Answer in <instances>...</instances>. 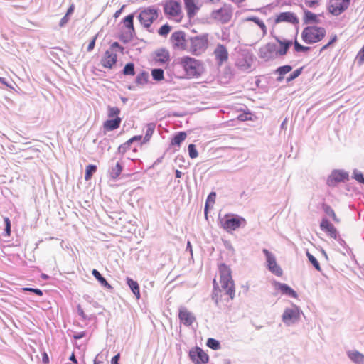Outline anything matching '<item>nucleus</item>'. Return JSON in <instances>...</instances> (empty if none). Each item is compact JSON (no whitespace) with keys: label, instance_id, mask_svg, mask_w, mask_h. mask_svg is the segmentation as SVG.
<instances>
[{"label":"nucleus","instance_id":"f257e3e1","mask_svg":"<svg viewBox=\"0 0 364 364\" xmlns=\"http://www.w3.org/2000/svg\"><path fill=\"white\" fill-rule=\"evenodd\" d=\"M220 282L221 289L219 288L216 281L213 280V290L212 292V299L218 306L219 301L223 296H228L230 299L235 297V290L234 281L231 275L230 268L225 264H221L219 266Z\"/></svg>","mask_w":364,"mask_h":364},{"label":"nucleus","instance_id":"f03ea898","mask_svg":"<svg viewBox=\"0 0 364 364\" xmlns=\"http://www.w3.org/2000/svg\"><path fill=\"white\" fill-rule=\"evenodd\" d=\"M274 38L277 43H267L259 49V57L266 62L286 55L293 44L292 40L281 39L276 36Z\"/></svg>","mask_w":364,"mask_h":364},{"label":"nucleus","instance_id":"7ed1b4c3","mask_svg":"<svg viewBox=\"0 0 364 364\" xmlns=\"http://www.w3.org/2000/svg\"><path fill=\"white\" fill-rule=\"evenodd\" d=\"M187 78H198L204 72L203 63L194 58L183 56L178 59Z\"/></svg>","mask_w":364,"mask_h":364},{"label":"nucleus","instance_id":"20e7f679","mask_svg":"<svg viewBox=\"0 0 364 364\" xmlns=\"http://www.w3.org/2000/svg\"><path fill=\"white\" fill-rule=\"evenodd\" d=\"M326 31L323 27L308 26L301 32V39L306 44L320 42L326 36Z\"/></svg>","mask_w":364,"mask_h":364},{"label":"nucleus","instance_id":"39448f33","mask_svg":"<svg viewBox=\"0 0 364 364\" xmlns=\"http://www.w3.org/2000/svg\"><path fill=\"white\" fill-rule=\"evenodd\" d=\"M220 226L228 232H232L240 227L246 225V220L238 215L226 214L222 218H219Z\"/></svg>","mask_w":364,"mask_h":364},{"label":"nucleus","instance_id":"423d86ee","mask_svg":"<svg viewBox=\"0 0 364 364\" xmlns=\"http://www.w3.org/2000/svg\"><path fill=\"white\" fill-rule=\"evenodd\" d=\"M159 14V9L154 6H151L140 11L137 18L144 28L152 32L150 28L154 21L158 18Z\"/></svg>","mask_w":364,"mask_h":364},{"label":"nucleus","instance_id":"0eeeda50","mask_svg":"<svg viewBox=\"0 0 364 364\" xmlns=\"http://www.w3.org/2000/svg\"><path fill=\"white\" fill-rule=\"evenodd\" d=\"M134 13L126 16L122 21L124 26L127 29L119 34V39L124 44L129 43L136 36V31L134 26Z\"/></svg>","mask_w":364,"mask_h":364},{"label":"nucleus","instance_id":"6e6552de","mask_svg":"<svg viewBox=\"0 0 364 364\" xmlns=\"http://www.w3.org/2000/svg\"><path fill=\"white\" fill-rule=\"evenodd\" d=\"M349 181V173L343 169H333L326 179V185L328 187H336L340 183H346Z\"/></svg>","mask_w":364,"mask_h":364},{"label":"nucleus","instance_id":"1a4fd4ad","mask_svg":"<svg viewBox=\"0 0 364 364\" xmlns=\"http://www.w3.org/2000/svg\"><path fill=\"white\" fill-rule=\"evenodd\" d=\"M300 309L294 305V308H287L282 316V320L287 326H290L298 323L301 318Z\"/></svg>","mask_w":364,"mask_h":364},{"label":"nucleus","instance_id":"9d476101","mask_svg":"<svg viewBox=\"0 0 364 364\" xmlns=\"http://www.w3.org/2000/svg\"><path fill=\"white\" fill-rule=\"evenodd\" d=\"M208 33L190 37L191 51L193 54L206 49L208 43Z\"/></svg>","mask_w":364,"mask_h":364},{"label":"nucleus","instance_id":"9b49d317","mask_svg":"<svg viewBox=\"0 0 364 364\" xmlns=\"http://www.w3.org/2000/svg\"><path fill=\"white\" fill-rule=\"evenodd\" d=\"M262 252L266 257V262L267 264V268L268 269V270L270 271L272 274H275L276 276H282L283 273L282 269L277 264L274 254L265 248L262 250Z\"/></svg>","mask_w":364,"mask_h":364},{"label":"nucleus","instance_id":"f8f14e48","mask_svg":"<svg viewBox=\"0 0 364 364\" xmlns=\"http://www.w3.org/2000/svg\"><path fill=\"white\" fill-rule=\"evenodd\" d=\"M188 356L194 364H206L209 361L208 355L198 346L192 348L189 350Z\"/></svg>","mask_w":364,"mask_h":364},{"label":"nucleus","instance_id":"ddd939ff","mask_svg":"<svg viewBox=\"0 0 364 364\" xmlns=\"http://www.w3.org/2000/svg\"><path fill=\"white\" fill-rule=\"evenodd\" d=\"M350 0H330L328 10L333 16H338L349 6Z\"/></svg>","mask_w":364,"mask_h":364},{"label":"nucleus","instance_id":"4468645a","mask_svg":"<svg viewBox=\"0 0 364 364\" xmlns=\"http://www.w3.org/2000/svg\"><path fill=\"white\" fill-rule=\"evenodd\" d=\"M165 15L176 17L181 13V3L178 0H166L163 4Z\"/></svg>","mask_w":364,"mask_h":364},{"label":"nucleus","instance_id":"2eb2a0df","mask_svg":"<svg viewBox=\"0 0 364 364\" xmlns=\"http://www.w3.org/2000/svg\"><path fill=\"white\" fill-rule=\"evenodd\" d=\"M170 41L174 48L184 50L187 48L186 33L183 31L173 32L170 38Z\"/></svg>","mask_w":364,"mask_h":364},{"label":"nucleus","instance_id":"dca6fc26","mask_svg":"<svg viewBox=\"0 0 364 364\" xmlns=\"http://www.w3.org/2000/svg\"><path fill=\"white\" fill-rule=\"evenodd\" d=\"M178 318L180 322L187 327L191 326L196 321L194 314L183 306H180L178 309Z\"/></svg>","mask_w":364,"mask_h":364},{"label":"nucleus","instance_id":"f3484780","mask_svg":"<svg viewBox=\"0 0 364 364\" xmlns=\"http://www.w3.org/2000/svg\"><path fill=\"white\" fill-rule=\"evenodd\" d=\"M211 17L222 23H227L232 18V11L222 7L219 9L213 10L211 12Z\"/></svg>","mask_w":364,"mask_h":364},{"label":"nucleus","instance_id":"a211bd4d","mask_svg":"<svg viewBox=\"0 0 364 364\" xmlns=\"http://www.w3.org/2000/svg\"><path fill=\"white\" fill-rule=\"evenodd\" d=\"M117 62V55L107 50L100 60V64L105 68L112 69Z\"/></svg>","mask_w":364,"mask_h":364},{"label":"nucleus","instance_id":"6ab92c4d","mask_svg":"<svg viewBox=\"0 0 364 364\" xmlns=\"http://www.w3.org/2000/svg\"><path fill=\"white\" fill-rule=\"evenodd\" d=\"M275 23H279L282 22H287L294 25L298 24L299 21L297 16L290 11L281 12L276 16L274 19Z\"/></svg>","mask_w":364,"mask_h":364},{"label":"nucleus","instance_id":"aec40b11","mask_svg":"<svg viewBox=\"0 0 364 364\" xmlns=\"http://www.w3.org/2000/svg\"><path fill=\"white\" fill-rule=\"evenodd\" d=\"M320 228L331 238L337 239L338 235H339L337 229L326 218H323L321 220L320 223Z\"/></svg>","mask_w":364,"mask_h":364},{"label":"nucleus","instance_id":"412c9836","mask_svg":"<svg viewBox=\"0 0 364 364\" xmlns=\"http://www.w3.org/2000/svg\"><path fill=\"white\" fill-rule=\"evenodd\" d=\"M242 57L241 58H238L237 60V66L242 70L250 68L253 62V54L249 51H247L245 53H242Z\"/></svg>","mask_w":364,"mask_h":364},{"label":"nucleus","instance_id":"4be33fe9","mask_svg":"<svg viewBox=\"0 0 364 364\" xmlns=\"http://www.w3.org/2000/svg\"><path fill=\"white\" fill-rule=\"evenodd\" d=\"M274 286L276 289L286 296L291 298L297 299L298 294L294 291L290 286L285 283H281L279 282H274Z\"/></svg>","mask_w":364,"mask_h":364},{"label":"nucleus","instance_id":"5701e85b","mask_svg":"<svg viewBox=\"0 0 364 364\" xmlns=\"http://www.w3.org/2000/svg\"><path fill=\"white\" fill-rule=\"evenodd\" d=\"M214 54L219 65H222L228 59V52L224 45L218 44L214 50Z\"/></svg>","mask_w":364,"mask_h":364},{"label":"nucleus","instance_id":"b1692460","mask_svg":"<svg viewBox=\"0 0 364 364\" xmlns=\"http://www.w3.org/2000/svg\"><path fill=\"white\" fill-rule=\"evenodd\" d=\"M154 55V60L159 63L164 64L168 63L170 60L169 51L164 48L156 50Z\"/></svg>","mask_w":364,"mask_h":364},{"label":"nucleus","instance_id":"393cba45","mask_svg":"<svg viewBox=\"0 0 364 364\" xmlns=\"http://www.w3.org/2000/svg\"><path fill=\"white\" fill-rule=\"evenodd\" d=\"M122 119L121 117L117 118H109L103 123V129L105 134L106 132H110L118 129L120 127Z\"/></svg>","mask_w":364,"mask_h":364},{"label":"nucleus","instance_id":"a878e982","mask_svg":"<svg viewBox=\"0 0 364 364\" xmlns=\"http://www.w3.org/2000/svg\"><path fill=\"white\" fill-rule=\"evenodd\" d=\"M184 6L189 18H193L200 9L195 0H184Z\"/></svg>","mask_w":364,"mask_h":364},{"label":"nucleus","instance_id":"bb28decb","mask_svg":"<svg viewBox=\"0 0 364 364\" xmlns=\"http://www.w3.org/2000/svg\"><path fill=\"white\" fill-rule=\"evenodd\" d=\"M293 67L290 65H284L278 67L274 71V73L278 75L276 80L278 82H281L284 80V77L286 74L291 71Z\"/></svg>","mask_w":364,"mask_h":364},{"label":"nucleus","instance_id":"cd10ccee","mask_svg":"<svg viewBox=\"0 0 364 364\" xmlns=\"http://www.w3.org/2000/svg\"><path fill=\"white\" fill-rule=\"evenodd\" d=\"M303 21L304 24H316L320 22V20L316 14L306 9L304 11Z\"/></svg>","mask_w":364,"mask_h":364},{"label":"nucleus","instance_id":"c85d7f7f","mask_svg":"<svg viewBox=\"0 0 364 364\" xmlns=\"http://www.w3.org/2000/svg\"><path fill=\"white\" fill-rule=\"evenodd\" d=\"M348 357L355 364H364V355L358 350H349L347 352Z\"/></svg>","mask_w":364,"mask_h":364},{"label":"nucleus","instance_id":"c756f323","mask_svg":"<svg viewBox=\"0 0 364 364\" xmlns=\"http://www.w3.org/2000/svg\"><path fill=\"white\" fill-rule=\"evenodd\" d=\"M133 152H136L137 146L134 145L132 140L129 139L124 144H121L117 149V154L124 155L128 150L131 149Z\"/></svg>","mask_w":364,"mask_h":364},{"label":"nucleus","instance_id":"7c9ffc66","mask_svg":"<svg viewBox=\"0 0 364 364\" xmlns=\"http://www.w3.org/2000/svg\"><path fill=\"white\" fill-rule=\"evenodd\" d=\"M126 284L129 287L132 293L135 295L137 299H140V289L138 282L130 277H127Z\"/></svg>","mask_w":364,"mask_h":364},{"label":"nucleus","instance_id":"2f4dec72","mask_svg":"<svg viewBox=\"0 0 364 364\" xmlns=\"http://www.w3.org/2000/svg\"><path fill=\"white\" fill-rule=\"evenodd\" d=\"M92 274L98 281L102 287L107 289H113L112 285L108 283L107 279L100 274L98 270L95 269H92Z\"/></svg>","mask_w":364,"mask_h":364},{"label":"nucleus","instance_id":"473e14b6","mask_svg":"<svg viewBox=\"0 0 364 364\" xmlns=\"http://www.w3.org/2000/svg\"><path fill=\"white\" fill-rule=\"evenodd\" d=\"M186 136L187 134L185 132L181 131L176 132L171 139V144L179 147L181 143L186 139Z\"/></svg>","mask_w":364,"mask_h":364},{"label":"nucleus","instance_id":"72a5a7b5","mask_svg":"<svg viewBox=\"0 0 364 364\" xmlns=\"http://www.w3.org/2000/svg\"><path fill=\"white\" fill-rule=\"evenodd\" d=\"M149 75L148 72L145 70H141L140 73H139L135 79V82L138 85H144L147 84L149 81Z\"/></svg>","mask_w":364,"mask_h":364},{"label":"nucleus","instance_id":"f704fd0d","mask_svg":"<svg viewBox=\"0 0 364 364\" xmlns=\"http://www.w3.org/2000/svg\"><path fill=\"white\" fill-rule=\"evenodd\" d=\"M322 208L323 212L328 216L331 217L335 223H339V219L337 218L333 209L329 205L326 203H323Z\"/></svg>","mask_w":364,"mask_h":364},{"label":"nucleus","instance_id":"c9c22d12","mask_svg":"<svg viewBox=\"0 0 364 364\" xmlns=\"http://www.w3.org/2000/svg\"><path fill=\"white\" fill-rule=\"evenodd\" d=\"M122 74L124 75H131L133 76L136 74L135 73V65L132 62L127 63L123 68L121 71Z\"/></svg>","mask_w":364,"mask_h":364},{"label":"nucleus","instance_id":"e433bc0d","mask_svg":"<svg viewBox=\"0 0 364 364\" xmlns=\"http://www.w3.org/2000/svg\"><path fill=\"white\" fill-rule=\"evenodd\" d=\"M151 75L154 80L159 82L164 79V71L162 68H153Z\"/></svg>","mask_w":364,"mask_h":364},{"label":"nucleus","instance_id":"4c0bfd02","mask_svg":"<svg viewBox=\"0 0 364 364\" xmlns=\"http://www.w3.org/2000/svg\"><path fill=\"white\" fill-rule=\"evenodd\" d=\"M155 127L156 126L154 123H149L147 124L145 136L143 138L144 143H147L148 141H149L151 137L152 136L154 132Z\"/></svg>","mask_w":364,"mask_h":364},{"label":"nucleus","instance_id":"58836bf2","mask_svg":"<svg viewBox=\"0 0 364 364\" xmlns=\"http://www.w3.org/2000/svg\"><path fill=\"white\" fill-rule=\"evenodd\" d=\"M122 168V165L120 162L118 161L115 166L112 167L111 170L109 171L110 177L113 179L117 178L119 176Z\"/></svg>","mask_w":364,"mask_h":364},{"label":"nucleus","instance_id":"ea45409f","mask_svg":"<svg viewBox=\"0 0 364 364\" xmlns=\"http://www.w3.org/2000/svg\"><path fill=\"white\" fill-rule=\"evenodd\" d=\"M97 167L94 164H89L85 168V179L89 181L92 178L93 174L97 171Z\"/></svg>","mask_w":364,"mask_h":364},{"label":"nucleus","instance_id":"a19ab883","mask_svg":"<svg viewBox=\"0 0 364 364\" xmlns=\"http://www.w3.org/2000/svg\"><path fill=\"white\" fill-rule=\"evenodd\" d=\"M247 21H252L255 24H257L261 28V30L263 31L264 34H265L267 33V27H266L264 23L263 22V21L261 20L259 18L252 16L248 17L247 18Z\"/></svg>","mask_w":364,"mask_h":364},{"label":"nucleus","instance_id":"79ce46f5","mask_svg":"<svg viewBox=\"0 0 364 364\" xmlns=\"http://www.w3.org/2000/svg\"><path fill=\"white\" fill-rule=\"evenodd\" d=\"M294 50L296 53H306L311 50V47L300 44L296 39L293 41Z\"/></svg>","mask_w":364,"mask_h":364},{"label":"nucleus","instance_id":"37998d69","mask_svg":"<svg viewBox=\"0 0 364 364\" xmlns=\"http://www.w3.org/2000/svg\"><path fill=\"white\" fill-rule=\"evenodd\" d=\"M215 198H216L215 192L212 191L208 194V196L206 198V201H205V207H204V212H205V215H207V213L208 211L209 203H210L213 204L215 203Z\"/></svg>","mask_w":364,"mask_h":364},{"label":"nucleus","instance_id":"c03bdc74","mask_svg":"<svg viewBox=\"0 0 364 364\" xmlns=\"http://www.w3.org/2000/svg\"><path fill=\"white\" fill-rule=\"evenodd\" d=\"M206 345L208 348H211L212 350H217L221 348L220 343L218 340L209 338L207 340Z\"/></svg>","mask_w":364,"mask_h":364},{"label":"nucleus","instance_id":"a18cd8bd","mask_svg":"<svg viewBox=\"0 0 364 364\" xmlns=\"http://www.w3.org/2000/svg\"><path fill=\"white\" fill-rule=\"evenodd\" d=\"M121 110L117 107H112L109 105L107 107V116L109 118H117L119 117V114H120Z\"/></svg>","mask_w":364,"mask_h":364},{"label":"nucleus","instance_id":"49530a36","mask_svg":"<svg viewBox=\"0 0 364 364\" xmlns=\"http://www.w3.org/2000/svg\"><path fill=\"white\" fill-rule=\"evenodd\" d=\"M306 257L309 262L314 266V267L318 272L321 271L320 264L317 259L311 255L309 251H306Z\"/></svg>","mask_w":364,"mask_h":364},{"label":"nucleus","instance_id":"de8ad7c7","mask_svg":"<svg viewBox=\"0 0 364 364\" xmlns=\"http://www.w3.org/2000/svg\"><path fill=\"white\" fill-rule=\"evenodd\" d=\"M4 230L3 232V235L5 237H9L11 234V220L8 217L4 218Z\"/></svg>","mask_w":364,"mask_h":364},{"label":"nucleus","instance_id":"09e8293b","mask_svg":"<svg viewBox=\"0 0 364 364\" xmlns=\"http://www.w3.org/2000/svg\"><path fill=\"white\" fill-rule=\"evenodd\" d=\"M304 67H301L295 70H294L286 79V82L287 83L293 81L296 78H297L302 73Z\"/></svg>","mask_w":364,"mask_h":364},{"label":"nucleus","instance_id":"8fccbe9b","mask_svg":"<svg viewBox=\"0 0 364 364\" xmlns=\"http://www.w3.org/2000/svg\"><path fill=\"white\" fill-rule=\"evenodd\" d=\"M352 178L358 183L364 185V176L363 173L358 169H354L353 171Z\"/></svg>","mask_w":364,"mask_h":364},{"label":"nucleus","instance_id":"3c124183","mask_svg":"<svg viewBox=\"0 0 364 364\" xmlns=\"http://www.w3.org/2000/svg\"><path fill=\"white\" fill-rule=\"evenodd\" d=\"M171 30V26H169L168 23H165L163 26L160 27V28L158 30V33L161 36L166 37L169 32Z\"/></svg>","mask_w":364,"mask_h":364},{"label":"nucleus","instance_id":"603ef678","mask_svg":"<svg viewBox=\"0 0 364 364\" xmlns=\"http://www.w3.org/2000/svg\"><path fill=\"white\" fill-rule=\"evenodd\" d=\"M188 155L191 159H196L198 155V152L196 149V146L193 144H190L188 145Z\"/></svg>","mask_w":364,"mask_h":364},{"label":"nucleus","instance_id":"864d4df0","mask_svg":"<svg viewBox=\"0 0 364 364\" xmlns=\"http://www.w3.org/2000/svg\"><path fill=\"white\" fill-rule=\"evenodd\" d=\"M22 291L23 292H31L35 294L36 295L38 296H41L43 295V292L41 289L38 288H33V287H23L22 288Z\"/></svg>","mask_w":364,"mask_h":364},{"label":"nucleus","instance_id":"5fc2aeb1","mask_svg":"<svg viewBox=\"0 0 364 364\" xmlns=\"http://www.w3.org/2000/svg\"><path fill=\"white\" fill-rule=\"evenodd\" d=\"M143 136L142 135H135L134 136H132V138H130V139L132 140V141L133 142V144L136 146H142L143 144H144L145 143L143 142Z\"/></svg>","mask_w":364,"mask_h":364},{"label":"nucleus","instance_id":"6e6d98bb","mask_svg":"<svg viewBox=\"0 0 364 364\" xmlns=\"http://www.w3.org/2000/svg\"><path fill=\"white\" fill-rule=\"evenodd\" d=\"M338 40V38H337V36L335 34L333 35V36H331V40L329 41V42H328V43H326V45L323 46L320 50V53H322L323 51L327 50L333 43H334L335 42H336Z\"/></svg>","mask_w":364,"mask_h":364},{"label":"nucleus","instance_id":"4d7b16f0","mask_svg":"<svg viewBox=\"0 0 364 364\" xmlns=\"http://www.w3.org/2000/svg\"><path fill=\"white\" fill-rule=\"evenodd\" d=\"M109 50H110L112 52L114 50H117L121 53H124V48L118 42L115 41L111 44Z\"/></svg>","mask_w":364,"mask_h":364},{"label":"nucleus","instance_id":"13d9d810","mask_svg":"<svg viewBox=\"0 0 364 364\" xmlns=\"http://www.w3.org/2000/svg\"><path fill=\"white\" fill-rule=\"evenodd\" d=\"M357 62L359 65H361L364 63V46L358 52L356 56Z\"/></svg>","mask_w":364,"mask_h":364},{"label":"nucleus","instance_id":"bf43d9fd","mask_svg":"<svg viewBox=\"0 0 364 364\" xmlns=\"http://www.w3.org/2000/svg\"><path fill=\"white\" fill-rule=\"evenodd\" d=\"M77 310L78 315L83 319V320H90V318H89L84 312L83 309H82L81 306L78 304L77 306Z\"/></svg>","mask_w":364,"mask_h":364},{"label":"nucleus","instance_id":"052dcab7","mask_svg":"<svg viewBox=\"0 0 364 364\" xmlns=\"http://www.w3.org/2000/svg\"><path fill=\"white\" fill-rule=\"evenodd\" d=\"M252 114L250 112H245L242 114H240L238 116V119L240 121H247V120H251L252 119Z\"/></svg>","mask_w":364,"mask_h":364},{"label":"nucleus","instance_id":"680f3d73","mask_svg":"<svg viewBox=\"0 0 364 364\" xmlns=\"http://www.w3.org/2000/svg\"><path fill=\"white\" fill-rule=\"evenodd\" d=\"M305 4L308 7L314 9L318 5V0H305Z\"/></svg>","mask_w":364,"mask_h":364},{"label":"nucleus","instance_id":"e2e57ef3","mask_svg":"<svg viewBox=\"0 0 364 364\" xmlns=\"http://www.w3.org/2000/svg\"><path fill=\"white\" fill-rule=\"evenodd\" d=\"M97 38V35H95L92 38V40L90 41V43L88 44V46H87V50L88 52H90V51H92L94 49V48L95 46V42H96Z\"/></svg>","mask_w":364,"mask_h":364},{"label":"nucleus","instance_id":"0e129e2a","mask_svg":"<svg viewBox=\"0 0 364 364\" xmlns=\"http://www.w3.org/2000/svg\"><path fill=\"white\" fill-rule=\"evenodd\" d=\"M86 334H87V332L85 331L77 332L73 335V338L75 340H79V339L84 338L86 336Z\"/></svg>","mask_w":364,"mask_h":364},{"label":"nucleus","instance_id":"69168bd1","mask_svg":"<svg viewBox=\"0 0 364 364\" xmlns=\"http://www.w3.org/2000/svg\"><path fill=\"white\" fill-rule=\"evenodd\" d=\"M70 16H67L66 14L64 15V16L60 19L59 22V26L60 28H63L65 26V24L69 21Z\"/></svg>","mask_w":364,"mask_h":364},{"label":"nucleus","instance_id":"338daca9","mask_svg":"<svg viewBox=\"0 0 364 364\" xmlns=\"http://www.w3.org/2000/svg\"><path fill=\"white\" fill-rule=\"evenodd\" d=\"M120 359V353H117L114 356L112 357L111 360V364H119V360Z\"/></svg>","mask_w":364,"mask_h":364},{"label":"nucleus","instance_id":"774afa93","mask_svg":"<svg viewBox=\"0 0 364 364\" xmlns=\"http://www.w3.org/2000/svg\"><path fill=\"white\" fill-rule=\"evenodd\" d=\"M42 362L44 364H48L49 363V357L46 352H43L42 353Z\"/></svg>","mask_w":364,"mask_h":364}]
</instances>
